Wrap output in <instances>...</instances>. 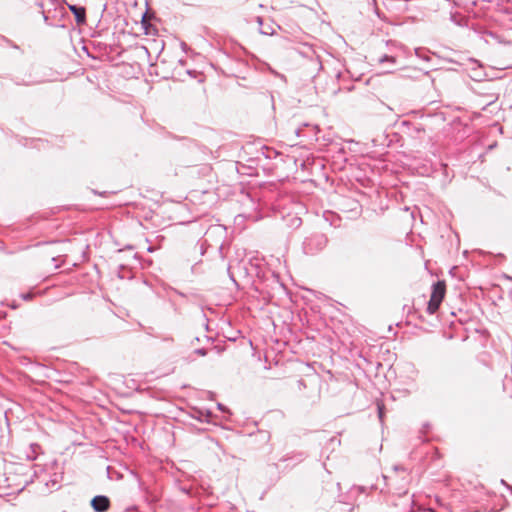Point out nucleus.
Returning a JSON list of instances; mask_svg holds the SVG:
<instances>
[{"label":"nucleus","mask_w":512,"mask_h":512,"mask_svg":"<svg viewBox=\"0 0 512 512\" xmlns=\"http://www.w3.org/2000/svg\"><path fill=\"white\" fill-rule=\"evenodd\" d=\"M474 73H475V75H474V80L479 81L480 79H477V78H479V77H481V76H482V74H481V68H479V69H474Z\"/></svg>","instance_id":"34"},{"label":"nucleus","mask_w":512,"mask_h":512,"mask_svg":"<svg viewBox=\"0 0 512 512\" xmlns=\"http://www.w3.org/2000/svg\"><path fill=\"white\" fill-rule=\"evenodd\" d=\"M307 455L304 453V452H292V453H289V454H286L285 456H283L282 458L279 459L280 462H291L292 463V466H295L299 463H301L302 461H304V459H306Z\"/></svg>","instance_id":"10"},{"label":"nucleus","mask_w":512,"mask_h":512,"mask_svg":"<svg viewBox=\"0 0 512 512\" xmlns=\"http://www.w3.org/2000/svg\"><path fill=\"white\" fill-rule=\"evenodd\" d=\"M205 328H206V330L209 329L208 323L205 324Z\"/></svg>","instance_id":"55"},{"label":"nucleus","mask_w":512,"mask_h":512,"mask_svg":"<svg viewBox=\"0 0 512 512\" xmlns=\"http://www.w3.org/2000/svg\"><path fill=\"white\" fill-rule=\"evenodd\" d=\"M471 30L476 35H478L480 38L489 36V37L493 38L495 41H497L498 43L502 42V40L500 39V36L497 33L493 32L491 30H488L484 25H482L480 23H478V25H472Z\"/></svg>","instance_id":"8"},{"label":"nucleus","mask_w":512,"mask_h":512,"mask_svg":"<svg viewBox=\"0 0 512 512\" xmlns=\"http://www.w3.org/2000/svg\"><path fill=\"white\" fill-rule=\"evenodd\" d=\"M139 488L144 493L145 501L148 504H155V503H157L159 501V498L155 494H153L148 489V487L144 486V484L142 482H139Z\"/></svg>","instance_id":"14"},{"label":"nucleus","mask_w":512,"mask_h":512,"mask_svg":"<svg viewBox=\"0 0 512 512\" xmlns=\"http://www.w3.org/2000/svg\"><path fill=\"white\" fill-rule=\"evenodd\" d=\"M179 63H180L181 65H184V64L186 63V60H179Z\"/></svg>","instance_id":"51"},{"label":"nucleus","mask_w":512,"mask_h":512,"mask_svg":"<svg viewBox=\"0 0 512 512\" xmlns=\"http://www.w3.org/2000/svg\"><path fill=\"white\" fill-rule=\"evenodd\" d=\"M94 512H107L111 507V500L107 495L99 494L90 500Z\"/></svg>","instance_id":"6"},{"label":"nucleus","mask_w":512,"mask_h":512,"mask_svg":"<svg viewBox=\"0 0 512 512\" xmlns=\"http://www.w3.org/2000/svg\"><path fill=\"white\" fill-rule=\"evenodd\" d=\"M44 22L48 25L64 27L65 24L62 22V19H49L48 16L43 13Z\"/></svg>","instance_id":"21"},{"label":"nucleus","mask_w":512,"mask_h":512,"mask_svg":"<svg viewBox=\"0 0 512 512\" xmlns=\"http://www.w3.org/2000/svg\"><path fill=\"white\" fill-rule=\"evenodd\" d=\"M495 257L499 260V261H503L506 259V256L503 254V253H498L495 255Z\"/></svg>","instance_id":"39"},{"label":"nucleus","mask_w":512,"mask_h":512,"mask_svg":"<svg viewBox=\"0 0 512 512\" xmlns=\"http://www.w3.org/2000/svg\"><path fill=\"white\" fill-rule=\"evenodd\" d=\"M61 4H65L75 18V22L78 26L86 24V8L84 6L70 4L67 0H60Z\"/></svg>","instance_id":"5"},{"label":"nucleus","mask_w":512,"mask_h":512,"mask_svg":"<svg viewBox=\"0 0 512 512\" xmlns=\"http://www.w3.org/2000/svg\"><path fill=\"white\" fill-rule=\"evenodd\" d=\"M269 467L274 468V469H278V464L277 463H273V464L269 465Z\"/></svg>","instance_id":"45"},{"label":"nucleus","mask_w":512,"mask_h":512,"mask_svg":"<svg viewBox=\"0 0 512 512\" xmlns=\"http://www.w3.org/2000/svg\"><path fill=\"white\" fill-rule=\"evenodd\" d=\"M200 245V253L203 255L205 253L206 245H207V239H204L203 241L199 242Z\"/></svg>","instance_id":"29"},{"label":"nucleus","mask_w":512,"mask_h":512,"mask_svg":"<svg viewBox=\"0 0 512 512\" xmlns=\"http://www.w3.org/2000/svg\"><path fill=\"white\" fill-rule=\"evenodd\" d=\"M302 225V219L297 216H293L288 220V226L294 229L299 228Z\"/></svg>","instance_id":"23"},{"label":"nucleus","mask_w":512,"mask_h":512,"mask_svg":"<svg viewBox=\"0 0 512 512\" xmlns=\"http://www.w3.org/2000/svg\"><path fill=\"white\" fill-rule=\"evenodd\" d=\"M219 52L222 53L226 57V59L233 60L236 62H243L241 58V52L246 54L247 50L242 45L237 44L236 48L232 52H228L224 49H220Z\"/></svg>","instance_id":"9"},{"label":"nucleus","mask_w":512,"mask_h":512,"mask_svg":"<svg viewBox=\"0 0 512 512\" xmlns=\"http://www.w3.org/2000/svg\"><path fill=\"white\" fill-rule=\"evenodd\" d=\"M217 409L222 412H225L226 410H228L227 407L222 403H217Z\"/></svg>","instance_id":"37"},{"label":"nucleus","mask_w":512,"mask_h":512,"mask_svg":"<svg viewBox=\"0 0 512 512\" xmlns=\"http://www.w3.org/2000/svg\"><path fill=\"white\" fill-rule=\"evenodd\" d=\"M194 341H196V343H199L200 338L199 337H195L194 340L192 341V344L194 343Z\"/></svg>","instance_id":"48"},{"label":"nucleus","mask_w":512,"mask_h":512,"mask_svg":"<svg viewBox=\"0 0 512 512\" xmlns=\"http://www.w3.org/2000/svg\"><path fill=\"white\" fill-rule=\"evenodd\" d=\"M413 125H414V123L411 121H408V120H403L401 122V126L406 127L409 131H411Z\"/></svg>","instance_id":"28"},{"label":"nucleus","mask_w":512,"mask_h":512,"mask_svg":"<svg viewBox=\"0 0 512 512\" xmlns=\"http://www.w3.org/2000/svg\"><path fill=\"white\" fill-rule=\"evenodd\" d=\"M218 253L220 254L221 258L224 259V255H223V243H221L218 248Z\"/></svg>","instance_id":"38"},{"label":"nucleus","mask_w":512,"mask_h":512,"mask_svg":"<svg viewBox=\"0 0 512 512\" xmlns=\"http://www.w3.org/2000/svg\"><path fill=\"white\" fill-rule=\"evenodd\" d=\"M257 21H258V23L261 24L262 23V18L261 17H257Z\"/></svg>","instance_id":"52"},{"label":"nucleus","mask_w":512,"mask_h":512,"mask_svg":"<svg viewBox=\"0 0 512 512\" xmlns=\"http://www.w3.org/2000/svg\"><path fill=\"white\" fill-rule=\"evenodd\" d=\"M338 207L342 212L350 213L352 217L359 216L362 212L360 202L350 196H340L338 199Z\"/></svg>","instance_id":"4"},{"label":"nucleus","mask_w":512,"mask_h":512,"mask_svg":"<svg viewBox=\"0 0 512 512\" xmlns=\"http://www.w3.org/2000/svg\"><path fill=\"white\" fill-rule=\"evenodd\" d=\"M16 85H29V83L19 80V78H11Z\"/></svg>","instance_id":"32"},{"label":"nucleus","mask_w":512,"mask_h":512,"mask_svg":"<svg viewBox=\"0 0 512 512\" xmlns=\"http://www.w3.org/2000/svg\"><path fill=\"white\" fill-rule=\"evenodd\" d=\"M410 114H413L415 116H419V118L424 121V123H429L430 126L427 127V129L433 130L435 128H438L441 126L444 122H446L447 118L444 112L437 111L434 113H422L419 110H413L410 112Z\"/></svg>","instance_id":"3"},{"label":"nucleus","mask_w":512,"mask_h":512,"mask_svg":"<svg viewBox=\"0 0 512 512\" xmlns=\"http://www.w3.org/2000/svg\"><path fill=\"white\" fill-rule=\"evenodd\" d=\"M147 13H148V2L146 1V11L142 14V18H141V25H142V28L144 29L145 34H149V29L151 28V24L149 23V21L146 18Z\"/></svg>","instance_id":"20"},{"label":"nucleus","mask_w":512,"mask_h":512,"mask_svg":"<svg viewBox=\"0 0 512 512\" xmlns=\"http://www.w3.org/2000/svg\"><path fill=\"white\" fill-rule=\"evenodd\" d=\"M176 293H177L178 295H180L181 297H185V294H184V293H182V292H180V291H176Z\"/></svg>","instance_id":"49"},{"label":"nucleus","mask_w":512,"mask_h":512,"mask_svg":"<svg viewBox=\"0 0 512 512\" xmlns=\"http://www.w3.org/2000/svg\"><path fill=\"white\" fill-rule=\"evenodd\" d=\"M251 273H254L259 281L265 284L266 287H270L273 290L276 288H284L279 274L270 269H266L259 264L251 263Z\"/></svg>","instance_id":"2"},{"label":"nucleus","mask_w":512,"mask_h":512,"mask_svg":"<svg viewBox=\"0 0 512 512\" xmlns=\"http://www.w3.org/2000/svg\"><path fill=\"white\" fill-rule=\"evenodd\" d=\"M446 295L445 280H437L431 286L430 298L443 302Z\"/></svg>","instance_id":"7"},{"label":"nucleus","mask_w":512,"mask_h":512,"mask_svg":"<svg viewBox=\"0 0 512 512\" xmlns=\"http://www.w3.org/2000/svg\"><path fill=\"white\" fill-rule=\"evenodd\" d=\"M428 126H430L429 123H424V121L418 124H414L411 129V134L416 137L420 133H424Z\"/></svg>","instance_id":"16"},{"label":"nucleus","mask_w":512,"mask_h":512,"mask_svg":"<svg viewBox=\"0 0 512 512\" xmlns=\"http://www.w3.org/2000/svg\"><path fill=\"white\" fill-rule=\"evenodd\" d=\"M423 59L426 60V61L430 60L429 57H424Z\"/></svg>","instance_id":"57"},{"label":"nucleus","mask_w":512,"mask_h":512,"mask_svg":"<svg viewBox=\"0 0 512 512\" xmlns=\"http://www.w3.org/2000/svg\"><path fill=\"white\" fill-rule=\"evenodd\" d=\"M370 489H376L375 485H371Z\"/></svg>","instance_id":"56"},{"label":"nucleus","mask_w":512,"mask_h":512,"mask_svg":"<svg viewBox=\"0 0 512 512\" xmlns=\"http://www.w3.org/2000/svg\"><path fill=\"white\" fill-rule=\"evenodd\" d=\"M430 428V423L426 422L422 425L421 433H426Z\"/></svg>","instance_id":"35"},{"label":"nucleus","mask_w":512,"mask_h":512,"mask_svg":"<svg viewBox=\"0 0 512 512\" xmlns=\"http://www.w3.org/2000/svg\"><path fill=\"white\" fill-rule=\"evenodd\" d=\"M507 489L510 491V493L512 494V485H507Z\"/></svg>","instance_id":"50"},{"label":"nucleus","mask_w":512,"mask_h":512,"mask_svg":"<svg viewBox=\"0 0 512 512\" xmlns=\"http://www.w3.org/2000/svg\"><path fill=\"white\" fill-rule=\"evenodd\" d=\"M354 488H355L359 493H366V492H367V487H366V486H363V485L355 486Z\"/></svg>","instance_id":"33"},{"label":"nucleus","mask_w":512,"mask_h":512,"mask_svg":"<svg viewBox=\"0 0 512 512\" xmlns=\"http://www.w3.org/2000/svg\"><path fill=\"white\" fill-rule=\"evenodd\" d=\"M49 482L51 483L52 486H55L58 483V480L57 478H53Z\"/></svg>","instance_id":"43"},{"label":"nucleus","mask_w":512,"mask_h":512,"mask_svg":"<svg viewBox=\"0 0 512 512\" xmlns=\"http://www.w3.org/2000/svg\"><path fill=\"white\" fill-rule=\"evenodd\" d=\"M500 483L504 485L507 488V485H509L504 479H501Z\"/></svg>","instance_id":"46"},{"label":"nucleus","mask_w":512,"mask_h":512,"mask_svg":"<svg viewBox=\"0 0 512 512\" xmlns=\"http://www.w3.org/2000/svg\"><path fill=\"white\" fill-rule=\"evenodd\" d=\"M207 342H214V338L205 336Z\"/></svg>","instance_id":"44"},{"label":"nucleus","mask_w":512,"mask_h":512,"mask_svg":"<svg viewBox=\"0 0 512 512\" xmlns=\"http://www.w3.org/2000/svg\"><path fill=\"white\" fill-rule=\"evenodd\" d=\"M328 242L326 234L319 231L308 232L302 241V251L305 255H317L326 248Z\"/></svg>","instance_id":"1"},{"label":"nucleus","mask_w":512,"mask_h":512,"mask_svg":"<svg viewBox=\"0 0 512 512\" xmlns=\"http://www.w3.org/2000/svg\"><path fill=\"white\" fill-rule=\"evenodd\" d=\"M271 72H272L274 75L279 76V77L281 78V80H282V81H284L285 83L287 82V79H286V77H285L283 74H279V73H277L276 71H274V70H272V69H271Z\"/></svg>","instance_id":"36"},{"label":"nucleus","mask_w":512,"mask_h":512,"mask_svg":"<svg viewBox=\"0 0 512 512\" xmlns=\"http://www.w3.org/2000/svg\"><path fill=\"white\" fill-rule=\"evenodd\" d=\"M261 154L267 159H274L279 155V153L275 149L267 147L265 145L261 147Z\"/></svg>","instance_id":"17"},{"label":"nucleus","mask_w":512,"mask_h":512,"mask_svg":"<svg viewBox=\"0 0 512 512\" xmlns=\"http://www.w3.org/2000/svg\"><path fill=\"white\" fill-rule=\"evenodd\" d=\"M0 44L2 43H5L6 45L10 46L11 48L15 49V50H18L20 51L21 53H23V51L21 50L20 46L17 45L15 42H13L12 40L8 39L7 37L5 36H0Z\"/></svg>","instance_id":"22"},{"label":"nucleus","mask_w":512,"mask_h":512,"mask_svg":"<svg viewBox=\"0 0 512 512\" xmlns=\"http://www.w3.org/2000/svg\"><path fill=\"white\" fill-rule=\"evenodd\" d=\"M408 315L411 316V317H416L421 322H424L423 315L417 309H415V308H412V309L409 308Z\"/></svg>","instance_id":"25"},{"label":"nucleus","mask_w":512,"mask_h":512,"mask_svg":"<svg viewBox=\"0 0 512 512\" xmlns=\"http://www.w3.org/2000/svg\"><path fill=\"white\" fill-rule=\"evenodd\" d=\"M194 353L196 355H198V356L204 357V356H206L208 354V349L203 348V347L202 348H197V349L194 350Z\"/></svg>","instance_id":"26"},{"label":"nucleus","mask_w":512,"mask_h":512,"mask_svg":"<svg viewBox=\"0 0 512 512\" xmlns=\"http://www.w3.org/2000/svg\"><path fill=\"white\" fill-rule=\"evenodd\" d=\"M213 350H215L217 354H221V353L224 352L225 346H223V345H214L213 346Z\"/></svg>","instance_id":"30"},{"label":"nucleus","mask_w":512,"mask_h":512,"mask_svg":"<svg viewBox=\"0 0 512 512\" xmlns=\"http://www.w3.org/2000/svg\"><path fill=\"white\" fill-rule=\"evenodd\" d=\"M229 277H230V279H231L235 284H237V282H236V280L234 279L233 275L229 274Z\"/></svg>","instance_id":"47"},{"label":"nucleus","mask_w":512,"mask_h":512,"mask_svg":"<svg viewBox=\"0 0 512 512\" xmlns=\"http://www.w3.org/2000/svg\"><path fill=\"white\" fill-rule=\"evenodd\" d=\"M125 512H137L136 506H131L125 509Z\"/></svg>","instance_id":"40"},{"label":"nucleus","mask_w":512,"mask_h":512,"mask_svg":"<svg viewBox=\"0 0 512 512\" xmlns=\"http://www.w3.org/2000/svg\"><path fill=\"white\" fill-rule=\"evenodd\" d=\"M378 61H379V63L389 62V63L394 64V63H396V57H394L392 55L384 54L378 59Z\"/></svg>","instance_id":"24"},{"label":"nucleus","mask_w":512,"mask_h":512,"mask_svg":"<svg viewBox=\"0 0 512 512\" xmlns=\"http://www.w3.org/2000/svg\"><path fill=\"white\" fill-rule=\"evenodd\" d=\"M450 20L455 25L460 26V27H466V28H469L470 30H471L472 25H478L477 22H471L468 18H466L458 13L451 14Z\"/></svg>","instance_id":"11"},{"label":"nucleus","mask_w":512,"mask_h":512,"mask_svg":"<svg viewBox=\"0 0 512 512\" xmlns=\"http://www.w3.org/2000/svg\"><path fill=\"white\" fill-rule=\"evenodd\" d=\"M186 74L189 75L192 78H195L197 76L198 72L196 70L187 69L186 70Z\"/></svg>","instance_id":"31"},{"label":"nucleus","mask_w":512,"mask_h":512,"mask_svg":"<svg viewBox=\"0 0 512 512\" xmlns=\"http://www.w3.org/2000/svg\"><path fill=\"white\" fill-rule=\"evenodd\" d=\"M418 51H419V49H415L416 55L420 57V55H419V52H418Z\"/></svg>","instance_id":"53"},{"label":"nucleus","mask_w":512,"mask_h":512,"mask_svg":"<svg viewBox=\"0 0 512 512\" xmlns=\"http://www.w3.org/2000/svg\"><path fill=\"white\" fill-rule=\"evenodd\" d=\"M91 192L94 195H98V196H101V197H107L110 194V192H108V191H98L96 189H92Z\"/></svg>","instance_id":"27"},{"label":"nucleus","mask_w":512,"mask_h":512,"mask_svg":"<svg viewBox=\"0 0 512 512\" xmlns=\"http://www.w3.org/2000/svg\"><path fill=\"white\" fill-rule=\"evenodd\" d=\"M250 437L260 445L267 444L270 441V433L266 430H258L256 434H251Z\"/></svg>","instance_id":"13"},{"label":"nucleus","mask_w":512,"mask_h":512,"mask_svg":"<svg viewBox=\"0 0 512 512\" xmlns=\"http://www.w3.org/2000/svg\"><path fill=\"white\" fill-rule=\"evenodd\" d=\"M441 303V301L430 298L427 302L426 312L430 315L435 314L438 311Z\"/></svg>","instance_id":"15"},{"label":"nucleus","mask_w":512,"mask_h":512,"mask_svg":"<svg viewBox=\"0 0 512 512\" xmlns=\"http://www.w3.org/2000/svg\"><path fill=\"white\" fill-rule=\"evenodd\" d=\"M212 416H213V413L208 409H206V410L197 409L194 412V414H192V417L194 419H196L197 421L206 422V423H211Z\"/></svg>","instance_id":"12"},{"label":"nucleus","mask_w":512,"mask_h":512,"mask_svg":"<svg viewBox=\"0 0 512 512\" xmlns=\"http://www.w3.org/2000/svg\"><path fill=\"white\" fill-rule=\"evenodd\" d=\"M450 126L457 131H461L462 129L467 127V124L462 121L460 117H454L451 122Z\"/></svg>","instance_id":"18"},{"label":"nucleus","mask_w":512,"mask_h":512,"mask_svg":"<svg viewBox=\"0 0 512 512\" xmlns=\"http://www.w3.org/2000/svg\"><path fill=\"white\" fill-rule=\"evenodd\" d=\"M378 416H379L380 420H382V418H383V410H382V408L380 406H378Z\"/></svg>","instance_id":"41"},{"label":"nucleus","mask_w":512,"mask_h":512,"mask_svg":"<svg viewBox=\"0 0 512 512\" xmlns=\"http://www.w3.org/2000/svg\"><path fill=\"white\" fill-rule=\"evenodd\" d=\"M324 217H325V220L326 221H329V224L331 226H339L340 224V218L338 216H336L334 213L332 212H325L324 213Z\"/></svg>","instance_id":"19"},{"label":"nucleus","mask_w":512,"mask_h":512,"mask_svg":"<svg viewBox=\"0 0 512 512\" xmlns=\"http://www.w3.org/2000/svg\"><path fill=\"white\" fill-rule=\"evenodd\" d=\"M52 261L55 262V268H59L60 267V264H58V257H53L52 258Z\"/></svg>","instance_id":"42"},{"label":"nucleus","mask_w":512,"mask_h":512,"mask_svg":"<svg viewBox=\"0 0 512 512\" xmlns=\"http://www.w3.org/2000/svg\"><path fill=\"white\" fill-rule=\"evenodd\" d=\"M187 45L185 43H182V48L185 49Z\"/></svg>","instance_id":"54"}]
</instances>
